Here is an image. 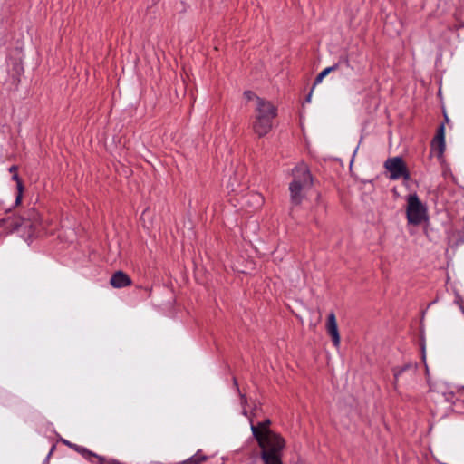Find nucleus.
<instances>
[{
  "label": "nucleus",
  "mask_w": 464,
  "mask_h": 464,
  "mask_svg": "<svg viewBox=\"0 0 464 464\" xmlns=\"http://www.w3.org/2000/svg\"><path fill=\"white\" fill-rule=\"evenodd\" d=\"M261 450L260 459L262 463L283 464V450L285 447V439L275 431L257 433L254 437Z\"/></svg>",
  "instance_id": "1"
},
{
  "label": "nucleus",
  "mask_w": 464,
  "mask_h": 464,
  "mask_svg": "<svg viewBox=\"0 0 464 464\" xmlns=\"http://www.w3.org/2000/svg\"><path fill=\"white\" fill-rule=\"evenodd\" d=\"M294 179L289 185L290 200L293 206L302 203L305 192L312 187L313 179L307 166L300 163L293 170Z\"/></svg>",
  "instance_id": "2"
},
{
  "label": "nucleus",
  "mask_w": 464,
  "mask_h": 464,
  "mask_svg": "<svg viewBox=\"0 0 464 464\" xmlns=\"http://www.w3.org/2000/svg\"><path fill=\"white\" fill-rule=\"evenodd\" d=\"M406 216L408 223L414 226L428 219L427 208L415 193L407 198Z\"/></svg>",
  "instance_id": "3"
},
{
  "label": "nucleus",
  "mask_w": 464,
  "mask_h": 464,
  "mask_svg": "<svg viewBox=\"0 0 464 464\" xmlns=\"http://www.w3.org/2000/svg\"><path fill=\"white\" fill-rule=\"evenodd\" d=\"M254 117L274 121L277 116V108L266 99H256Z\"/></svg>",
  "instance_id": "4"
},
{
  "label": "nucleus",
  "mask_w": 464,
  "mask_h": 464,
  "mask_svg": "<svg viewBox=\"0 0 464 464\" xmlns=\"http://www.w3.org/2000/svg\"><path fill=\"white\" fill-rule=\"evenodd\" d=\"M385 168L390 172V179H398L401 177L408 179L409 177L406 166L400 157L388 159L385 162Z\"/></svg>",
  "instance_id": "5"
},
{
  "label": "nucleus",
  "mask_w": 464,
  "mask_h": 464,
  "mask_svg": "<svg viewBox=\"0 0 464 464\" xmlns=\"http://www.w3.org/2000/svg\"><path fill=\"white\" fill-rule=\"evenodd\" d=\"M273 128V121L254 117L252 130L259 138L266 136Z\"/></svg>",
  "instance_id": "6"
},
{
  "label": "nucleus",
  "mask_w": 464,
  "mask_h": 464,
  "mask_svg": "<svg viewBox=\"0 0 464 464\" xmlns=\"http://www.w3.org/2000/svg\"><path fill=\"white\" fill-rule=\"evenodd\" d=\"M326 330H327L328 334L332 338L334 347L339 348L341 338H340V334H339L336 317L334 313H330L328 315L327 323H326Z\"/></svg>",
  "instance_id": "7"
},
{
  "label": "nucleus",
  "mask_w": 464,
  "mask_h": 464,
  "mask_svg": "<svg viewBox=\"0 0 464 464\" xmlns=\"http://www.w3.org/2000/svg\"><path fill=\"white\" fill-rule=\"evenodd\" d=\"M244 207L249 211H256L259 209L264 204V197L258 192H250L246 194L244 198Z\"/></svg>",
  "instance_id": "8"
},
{
  "label": "nucleus",
  "mask_w": 464,
  "mask_h": 464,
  "mask_svg": "<svg viewBox=\"0 0 464 464\" xmlns=\"http://www.w3.org/2000/svg\"><path fill=\"white\" fill-rule=\"evenodd\" d=\"M131 283L130 277L122 271L115 272L110 279V284L114 288L126 287L130 285Z\"/></svg>",
  "instance_id": "9"
},
{
  "label": "nucleus",
  "mask_w": 464,
  "mask_h": 464,
  "mask_svg": "<svg viewBox=\"0 0 464 464\" xmlns=\"http://www.w3.org/2000/svg\"><path fill=\"white\" fill-rule=\"evenodd\" d=\"M432 150H436L438 156H441L445 150V128L440 125L432 141Z\"/></svg>",
  "instance_id": "10"
},
{
  "label": "nucleus",
  "mask_w": 464,
  "mask_h": 464,
  "mask_svg": "<svg viewBox=\"0 0 464 464\" xmlns=\"http://www.w3.org/2000/svg\"><path fill=\"white\" fill-rule=\"evenodd\" d=\"M67 445H69L71 448L74 449L76 451H78L80 454H82L84 458L90 459L92 457L96 458L98 459L99 464H117L115 461H107L104 457L99 456L93 452L89 451L87 449L71 444L67 441H65Z\"/></svg>",
  "instance_id": "11"
},
{
  "label": "nucleus",
  "mask_w": 464,
  "mask_h": 464,
  "mask_svg": "<svg viewBox=\"0 0 464 464\" xmlns=\"http://www.w3.org/2000/svg\"><path fill=\"white\" fill-rule=\"evenodd\" d=\"M271 424L270 420H266L262 422L257 423L256 425H251V430L253 433V436L256 437V434L261 432L264 433L265 431H273L269 426Z\"/></svg>",
  "instance_id": "12"
},
{
  "label": "nucleus",
  "mask_w": 464,
  "mask_h": 464,
  "mask_svg": "<svg viewBox=\"0 0 464 464\" xmlns=\"http://www.w3.org/2000/svg\"><path fill=\"white\" fill-rule=\"evenodd\" d=\"M338 64H334L333 66L327 67L324 69L315 78L314 85H317L322 82L323 79L328 75L331 72H334L338 69Z\"/></svg>",
  "instance_id": "13"
},
{
  "label": "nucleus",
  "mask_w": 464,
  "mask_h": 464,
  "mask_svg": "<svg viewBox=\"0 0 464 464\" xmlns=\"http://www.w3.org/2000/svg\"><path fill=\"white\" fill-rule=\"evenodd\" d=\"M16 189H17V195L15 198V206H18L22 202L23 193L24 190V187L22 180L16 181Z\"/></svg>",
  "instance_id": "14"
},
{
  "label": "nucleus",
  "mask_w": 464,
  "mask_h": 464,
  "mask_svg": "<svg viewBox=\"0 0 464 464\" xmlns=\"http://www.w3.org/2000/svg\"><path fill=\"white\" fill-rule=\"evenodd\" d=\"M239 186H240V181L237 179V177H235V179L233 180L230 179V180L227 183V188L230 189L232 192H237L239 190L238 189Z\"/></svg>",
  "instance_id": "15"
},
{
  "label": "nucleus",
  "mask_w": 464,
  "mask_h": 464,
  "mask_svg": "<svg viewBox=\"0 0 464 464\" xmlns=\"http://www.w3.org/2000/svg\"><path fill=\"white\" fill-rule=\"evenodd\" d=\"M244 97L248 102H255V106H256V99H262L261 97L256 96L253 92L251 91H246L244 92Z\"/></svg>",
  "instance_id": "16"
},
{
  "label": "nucleus",
  "mask_w": 464,
  "mask_h": 464,
  "mask_svg": "<svg viewBox=\"0 0 464 464\" xmlns=\"http://www.w3.org/2000/svg\"><path fill=\"white\" fill-rule=\"evenodd\" d=\"M456 234H458L459 236V238L454 242V245L455 246H458L459 244H462L464 243V232H458V233H453L450 238V240L452 242L454 240V237L456 236Z\"/></svg>",
  "instance_id": "17"
},
{
  "label": "nucleus",
  "mask_w": 464,
  "mask_h": 464,
  "mask_svg": "<svg viewBox=\"0 0 464 464\" xmlns=\"http://www.w3.org/2000/svg\"><path fill=\"white\" fill-rule=\"evenodd\" d=\"M17 171V166H11L9 168V172L13 173V180H14L15 182L18 181V180H21L20 177L18 176V174L16 173Z\"/></svg>",
  "instance_id": "18"
},
{
  "label": "nucleus",
  "mask_w": 464,
  "mask_h": 464,
  "mask_svg": "<svg viewBox=\"0 0 464 464\" xmlns=\"http://www.w3.org/2000/svg\"><path fill=\"white\" fill-rule=\"evenodd\" d=\"M408 367H409V366L407 365V366H405V367H403V368H401V369H395V370H394V379H395V382H397L398 377H399V376L402 373V372H403L406 368H408Z\"/></svg>",
  "instance_id": "19"
},
{
  "label": "nucleus",
  "mask_w": 464,
  "mask_h": 464,
  "mask_svg": "<svg viewBox=\"0 0 464 464\" xmlns=\"http://www.w3.org/2000/svg\"><path fill=\"white\" fill-rule=\"evenodd\" d=\"M311 100V93L307 97V101L309 102Z\"/></svg>",
  "instance_id": "20"
}]
</instances>
